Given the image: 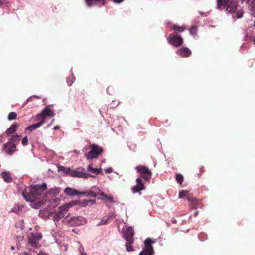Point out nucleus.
Returning a JSON list of instances; mask_svg holds the SVG:
<instances>
[{
    "mask_svg": "<svg viewBox=\"0 0 255 255\" xmlns=\"http://www.w3.org/2000/svg\"><path fill=\"white\" fill-rule=\"evenodd\" d=\"M169 43L175 47H179L183 43V40L181 36L175 34H170L167 38Z\"/></svg>",
    "mask_w": 255,
    "mask_h": 255,
    "instance_id": "obj_5",
    "label": "nucleus"
},
{
    "mask_svg": "<svg viewBox=\"0 0 255 255\" xmlns=\"http://www.w3.org/2000/svg\"><path fill=\"white\" fill-rule=\"evenodd\" d=\"M21 136L18 135L12 136L8 141L9 142L11 143H18L20 140Z\"/></svg>",
    "mask_w": 255,
    "mask_h": 255,
    "instance_id": "obj_25",
    "label": "nucleus"
},
{
    "mask_svg": "<svg viewBox=\"0 0 255 255\" xmlns=\"http://www.w3.org/2000/svg\"><path fill=\"white\" fill-rule=\"evenodd\" d=\"M36 255H44V254L43 253H39L37 254Z\"/></svg>",
    "mask_w": 255,
    "mask_h": 255,
    "instance_id": "obj_51",
    "label": "nucleus"
},
{
    "mask_svg": "<svg viewBox=\"0 0 255 255\" xmlns=\"http://www.w3.org/2000/svg\"><path fill=\"white\" fill-rule=\"evenodd\" d=\"M134 235V231L133 228L129 227L127 228L124 231L123 236L125 240L128 241L130 244L133 242V236Z\"/></svg>",
    "mask_w": 255,
    "mask_h": 255,
    "instance_id": "obj_9",
    "label": "nucleus"
},
{
    "mask_svg": "<svg viewBox=\"0 0 255 255\" xmlns=\"http://www.w3.org/2000/svg\"><path fill=\"white\" fill-rule=\"evenodd\" d=\"M59 128V126H55L53 128V130H56V129H58Z\"/></svg>",
    "mask_w": 255,
    "mask_h": 255,
    "instance_id": "obj_47",
    "label": "nucleus"
},
{
    "mask_svg": "<svg viewBox=\"0 0 255 255\" xmlns=\"http://www.w3.org/2000/svg\"><path fill=\"white\" fill-rule=\"evenodd\" d=\"M81 255H87L85 253H81Z\"/></svg>",
    "mask_w": 255,
    "mask_h": 255,
    "instance_id": "obj_53",
    "label": "nucleus"
},
{
    "mask_svg": "<svg viewBox=\"0 0 255 255\" xmlns=\"http://www.w3.org/2000/svg\"><path fill=\"white\" fill-rule=\"evenodd\" d=\"M237 0H232L226 7V10L229 12H234L237 10Z\"/></svg>",
    "mask_w": 255,
    "mask_h": 255,
    "instance_id": "obj_17",
    "label": "nucleus"
},
{
    "mask_svg": "<svg viewBox=\"0 0 255 255\" xmlns=\"http://www.w3.org/2000/svg\"><path fill=\"white\" fill-rule=\"evenodd\" d=\"M14 249H15V247H14V246H12L11 247V249L12 250H14Z\"/></svg>",
    "mask_w": 255,
    "mask_h": 255,
    "instance_id": "obj_50",
    "label": "nucleus"
},
{
    "mask_svg": "<svg viewBox=\"0 0 255 255\" xmlns=\"http://www.w3.org/2000/svg\"><path fill=\"white\" fill-rule=\"evenodd\" d=\"M60 170H63L66 174H69L72 177H83L84 178H87L89 176H91L90 174L79 170H71L70 168H66L64 167H61ZM92 177H93L92 176Z\"/></svg>",
    "mask_w": 255,
    "mask_h": 255,
    "instance_id": "obj_3",
    "label": "nucleus"
},
{
    "mask_svg": "<svg viewBox=\"0 0 255 255\" xmlns=\"http://www.w3.org/2000/svg\"><path fill=\"white\" fill-rule=\"evenodd\" d=\"M64 193L70 196H78L81 194L85 195L86 194L85 192H80L70 187H66L64 190Z\"/></svg>",
    "mask_w": 255,
    "mask_h": 255,
    "instance_id": "obj_14",
    "label": "nucleus"
},
{
    "mask_svg": "<svg viewBox=\"0 0 255 255\" xmlns=\"http://www.w3.org/2000/svg\"><path fill=\"white\" fill-rule=\"evenodd\" d=\"M236 19L239 18V11H237L236 13Z\"/></svg>",
    "mask_w": 255,
    "mask_h": 255,
    "instance_id": "obj_46",
    "label": "nucleus"
},
{
    "mask_svg": "<svg viewBox=\"0 0 255 255\" xmlns=\"http://www.w3.org/2000/svg\"><path fill=\"white\" fill-rule=\"evenodd\" d=\"M137 184L136 185L132 187L131 190L133 193H138L141 190L145 189V186L144 184L142 182V180L140 178H138L136 179Z\"/></svg>",
    "mask_w": 255,
    "mask_h": 255,
    "instance_id": "obj_13",
    "label": "nucleus"
},
{
    "mask_svg": "<svg viewBox=\"0 0 255 255\" xmlns=\"http://www.w3.org/2000/svg\"><path fill=\"white\" fill-rule=\"evenodd\" d=\"M1 176L5 182L8 183L12 182V179L9 173L4 171L2 172Z\"/></svg>",
    "mask_w": 255,
    "mask_h": 255,
    "instance_id": "obj_22",
    "label": "nucleus"
},
{
    "mask_svg": "<svg viewBox=\"0 0 255 255\" xmlns=\"http://www.w3.org/2000/svg\"><path fill=\"white\" fill-rule=\"evenodd\" d=\"M132 244H130L128 241L126 243V249L128 251H131L133 250V247L131 246Z\"/></svg>",
    "mask_w": 255,
    "mask_h": 255,
    "instance_id": "obj_37",
    "label": "nucleus"
},
{
    "mask_svg": "<svg viewBox=\"0 0 255 255\" xmlns=\"http://www.w3.org/2000/svg\"><path fill=\"white\" fill-rule=\"evenodd\" d=\"M112 217V215L110 216L108 218H107L106 219H105L104 218H103L101 221L100 222V223H99L98 225H104V224H106L107 222H108V220H109V219Z\"/></svg>",
    "mask_w": 255,
    "mask_h": 255,
    "instance_id": "obj_39",
    "label": "nucleus"
},
{
    "mask_svg": "<svg viewBox=\"0 0 255 255\" xmlns=\"http://www.w3.org/2000/svg\"><path fill=\"white\" fill-rule=\"evenodd\" d=\"M61 191V189L60 188H51L49 191V194L53 195V196H56L59 194Z\"/></svg>",
    "mask_w": 255,
    "mask_h": 255,
    "instance_id": "obj_26",
    "label": "nucleus"
},
{
    "mask_svg": "<svg viewBox=\"0 0 255 255\" xmlns=\"http://www.w3.org/2000/svg\"><path fill=\"white\" fill-rule=\"evenodd\" d=\"M136 169L140 173V176L138 178H142L145 181H150L152 173L148 167L143 165H139L136 167Z\"/></svg>",
    "mask_w": 255,
    "mask_h": 255,
    "instance_id": "obj_4",
    "label": "nucleus"
},
{
    "mask_svg": "<svg viewBox=\"0 0 255 255\" xmlns=\"http://www.w3.org/2000/svg\"><path fill=\"white\" fill-rule=\"evenodd\" d=\"M198 213L199 212L198 211H196L195 213H194V216L196 217L197 216V215L198 214Z\"/></svg>",
    "mask_w": 255,
    "mask_h": 255,
    "instance_id": "obj_48",
    "label": "nucleus"
},
{
    "mask_svg": "<svg viewBox=\"0 0 255 255\" xmlns=\"http://www.w3.org/2000/svg\"><path fill=\"white\" fill-rule=\"evenodd\" d=\"M246 40H248V39H250V36H246Z\"/></svg>",
    "mask_w": 255,
    "mask_h": 255,
    "instance_id": "obj_49",
    "label": "nucleus"
},
{
    "mask_svg": "<svg viewBox=\"0 0 255 255\" xmlns=\"http://www.w3.org/2000/svg\"><path fill=\"white\" fill-rule=\"evenodd\" d=\"M77 204V201H72L69 202L68 203L65 204L61 206H60L58 208V214H55V215H57L58 216V219L62 218L64 216L63 213L67 211L70 207Z\"/></svg>",
    "mask_w": 255,
    "mask_h": 255,
    "instance_id": "obj_6",
    "label": "nucleus"
},
{
    "mask_svg": "<svg viewBox=\"0 0 255 255\" xmlns=\"http://www.w3.org/2000/svg\"><path fill=\"white\" fill-rule=\"evenodd\" d=\"M124 0H113V2L115 3H119L122 2Z\"/></svg>",
    "mask_w": 255,
    "mask_h": 255,
    "instance_id": "obj_43",
    "label": "nucleus"
},
{
    "mask_svg": "<svg viewBox=\"0 0 255 255\" xmlns=\"http://www.w3.org/2000/svg\"><path fill=\"white\" fill-rule=\"evenodd\" d=\"M176 181L180 184L181 185L183 181V176L180 174H176L175 177Z\"/></svg>",
    "mask_w": 255,
    "mask_h": 255,
    "instance_id": "obj_30",
    "label": "nucleus"
},
{
    "mask_svg": "<svg viewBox=\"0 0 255 255\" xmlns=\"http://www.w3.org/2000/svg\"><path fill=\"white\" fill-rule=\"evenodd\" d=\"M6 3V0H0V5H3Z\"/></svg>",
    "mask_w": 255,
    "mask_h": 255,
    "instance_id": "obj_44",
    "label": "nucleus"
},
{
    "mask_svg": "<svg viewBox=\"0 0 255 255\" xmlns=\"http://www.w3.org/2000/svg\"><path fill=\"white\" fill-rule=\"evenodd\" d=\"M106 173H109L112 172V169H107L105 171Z\"/></svg>",
    "mask_w": 255,
    "mask_h": 255,
    "instance_id": "obj_45",
    "label": "nucleus"
},
{
    "mask_svg": "<svg viewBox=\"0 0 255 255\" xmlns=\"http://www.w3.org/2000/svg\"><path fill=\"white\" fill-rule=\"evenodd\" d=\"M176 53L177 55L182 57H187L190 56L191 54V50L186 47L180 48L178 50Z\"/></svg>",
    "mask_w": 255,
    "mask_h": 255,
    "instance_id": "obj_16",
    "label": "nucleus"
},
{
    "mask_svg": "<svg viewBox=\"0 0 255 255\" xmlns=\"http://www.w3.org/2000/svg\"><path fill=\"white\" fill-rule=\"evenodd\" d=\"M88 170L92 173L95 174H99L101 172V169L94 168L92 167L91 165H89L88 167Z\"/></svg>",
    "mask_w": 255,
    "mask_h": 255,
    "instance_id": "obj_27",
    "label": "nucleus"
},
{
    "mask_svg": "<svg viewBox=\"0 0 255 255\" xmlns=\"http://www.w3.org/2000/svg\"><path fill=\"white\" fill-rule=\"evenodd\" d=\"M41 238L42 235L40 233H31L28 238V243L31 245L32 247H36L38 246V241Z\"/></svg>",
    "mask_w": 255,
    "mask_h": 255,
    "instance_id": "obj_8",
    "label": "nucleus"
},
{
    "mask_svg": "<svg viewBox=\"0 0 255 255\" xmlns=\"http://www.w3.org/2000/svg\"><path fill=\"white\" fill-rule=\"evenodd\" d=\"M204 171H205V170L204 169L203 167H201L200 168V173L199 174V176H200L202 173L204 172Z\"/></svg>",
    "mask_w": 255,
    "mask_h": 255,
    "instance_id": "obj_42",
    "label": "nucleus"
},
{
    "mask_svg": "<svg viewBox=\"0 0 255 255\" xmlns=\"http://www.w3.org/2000/svg\"><path fill=\"white\" fill-rule=\"evenodd\" d=\"M153 242L151 241V240L149 238H147L144 241V244L146 246L145 249H144V250L150 251V252H154L153 248L151 246L152 243Z\"/></svg>",
    "mask_w": 255,
    "mask_h": 255,
    "instance_id": "obj_19",
    "label": "nucleus"
},
{
    "mask_svg": "<svg viewBox=\"0 0 255 255\" xmlns=\"http://www.w3.org/2000/svg\"><path fill=\"white\" fill-rule=\"evenodd\" d=\"M24 222L23 219L17 221L15 224V227L17 229H23L24 227Z\"/></svg>",
    "mask_w": 255,
    "mask_h": 255,
    "instance_id": "obj_28",
    "label": "nucleus"
},
{
    "mask_svg": "<svg viewBox=\"0 0 255 255\" xmlns=\"http://www.w3.org/2000/svg\"><path fill=\"white\" fill-rule=\"evenodd\" d=\"M17 118V114L14 112L9 113L8 116V119L10 121L15 120Z\"/></svg>",
    "mask_w": 255,
    "mask_h": 255,
    "instance_id": "obj_33",
    "label": "nucleus"
},
{
    "mask_svg": "<svg viewBox=\"0 0 255 255\" xmlns=\"http://www.w3.org/2000/svg\"><path fill=\"white\" fill-rule=\"evenodd\" d=\"M46 188L45 183L28 187L22 192V195L26 201L34 203V208H37L44 204L45 200L44 191Z\"/></svg>",
    "mask_w": 255,
    "mask_h": 255,
    "instance_id": "obj_1",
    "label": "nucleus"
},
{
    "mask_svg": "<svg viewBox=\"0 0 255 255\" xmlns=\"http://www.w3.org/2000/svg\"><path fill=\"white\" fill-rule=\"evenodd\" d=\"M187 200L189 202V206L192 209H196L198 208L199 200L197 198L193 197L190 195H188Z\"/></svg>",
    "mask_w": 255,
    "mask_h": 255,
    "instance_id": "obj_15",
    "label": "nucleus"
},
{
    "mask_svg": "<svg viewBox=\"0 0 255 255\" xmlns=\"http://www.w3.org/2000/svg\"><path fill=\"white\" fill-rule=\"evenodd\" d=\"M54 113L53 111L49 108L48 107H46L42 111V112L37 115V119L39 120L40 118L42 119H44L45 122V118L46 117H54Z\"/></svg>",
    "mask_w": 255,
    "mask_h": 255,
    "instance_id": "obj_10",
    "label": "nucleus"
},
{
    "mask_svg": "<svg viewBox=\"0 0 255 255\" xmlns=\"http://www.w3.org/2000/svg\"><path fill=\"white\" fill-rule=\"evenodd\" d=\"M99 199H101V200H104V199H103V198H99Z\"/></svg>",
    "mask_w": 255,
    "mask_h": 255,
    "instance_id": "obj_54",
    "label": "nucleus"
},
{
    "mask_svg": "<svg viewBox=\"0 0 255 255\" xmlns=\"http://www.w3.org/2000/svg\"><path fill=\"white\" fill-rule=\"evenodd\" d=\"M74 81V77L71 75L70 76L67 77L66 78V82L68 86H71Z\"/></svg>",
    "mask_w": 255,
    "mask_h": 255,
    "instance_id": "obj_34",
    "label": "nucleus"
},
{
    "mask_svg": "<svg viewBox=\"0 0 255 255\" xmlns=\"http://www.w3.org/2000/svg\"><path fill=\"white\" fill-rule=\"evenodd\" d=\"M154 254V252H150L146 250H143L140 252L139 255H152Z\"/></svg>",
    "mask_w": 255,
    "mask_h": 255,
    "instance_id": "obj_36",
    "label": "nucleus"
},
{
    "mask_svg": "<svg viewBox=\"0 0 255 255\" xmlns=\"http://www.w3.org/2000/svg\"><path fill=\"white\" fill-rule=\"evenodd\" d=\"M230 0H217V8L223 9Z\"/></svg>",
    "mask_w": 255,
    "mask_h": 255,
    "instance_id": "obj_23",
    "label": "nucleus"
},
{
    "mask_svg": "<svg viewBox=\"0 0 255 255\" xmlns=\"http://www.w3.org/2000/svg\"><path fill=\"white\" fill-rule=\"evenodd\" d=\"M3 149L8 154L12 155L16 151V144L8 142L3 144Z\"/></svg>",
    "mask_w": 255,
    "mask_h": 255,
    "instance_id": "obj_12",
    "label": "nucleus"
},
{
    "mask_svg": "<svg viewBox=\"0 0 255 255\" xmlns=\"http://www.w3.org/2000/svg\"><path fill=\"white\" fill-rule=\"evenodd\" d=\"M198 28L197 26H193L190 29V33L191 35L195 36L197 34Z\"/></svg>",
    "mask_w": 255,
    "mask_h": 255,
    "instance_id": "obj_31",
    "label": "nucleus"
},
{
    "mask_svg": "<svg viewBox=\"0 0 255 255\" xmlns=\"http://www.w3.org/2000/svg\"><path fill=\"white\" fill-rule=\"evenodd\" d=\"M87 5L91 6L96 4L97 1H101L102 5H104L106 3V0H85Z\"/></svg>",
    "mask_w": 255,
    "mask_h": 255,
    "instance_id": "obj_21",
    "label": "nucleus"
},
{
    "mask_svg": "<svg viewBox=\"0 0 255 255\" xmlns=\"http://www.w3.org/2000/svg\"><path fill=\"white\" fill-rule=\"evenodd\" d=\"M100 195L104 197L105 198V201L106 202H114V199L113 198L112 196H108L107 195H106L103 192L101 193L100 194Z\"/></svg>",
    "mask_w": 255,
    "mask_h": 255,
    "instance_id": "obj_29",
    "label": "nucleus"
},
{
    "mask_svg": "<svg viewBox=\"0 0 255 255\" xmlns=\"http://www.w3.org/2000/svg\"><path fill=\"white\" fill-rule=\"evenodd\" d=\"M84 203H85V204H84L85 206L88 205L89 203L94 204V203H95V200H85Z\"/></svg>",
    "mask_w": 255,
    "mask_h": 255,
    "instance_id": "obj_41",
    "label": "nucleus"
},
{
    "mask_svg": "<svg viewBox=\"0 0 255 255\" xmlns=\"http://www.w3.org/2000/svg\"><path fill=\"white\" fill-rule=\"evenodd\" d=\"M86 192V194H87V196H91V197H96L97 194H98V192H96L95 191H90L89 192Z\"/></svg>",
    "mask_w": 255,
    "mask_h": 255,
    "instance_id": "obj_35",
    "label": "nucleus"
},
{
    "mask_svg": "<svg viewBox=\"0 0 255 255\" xmlns=\"http://www.w3.org/2000/svg\"><path fill=\"white\" fill-rule=\"evenodd\" d=\"M240 18L242 17V13L240 12Z\"/></svg>",
    "mask_w": 255,
    "mask_h": 255,
    "instance_id": "obj_52",
    "label": "nucleus"
},
{
    "mask_svg": "<svg viewBox=\"0 0 255 255\" xmlns=\"http://www.w3.org/2000/svg\"><path fill=\"white\" fill-rule=\"evenodd\" d=\"M172 29L174 31L175 33H177L184 31L185 30V28L184 26H180L174 24L172 25Z\"/></svg>",
    "mask_w": 255,
    "mask_h": 255,
    "instance_id": "obj_24",
    "label": "nucleus"
},
{
    "mask_svg": "<svg viewBox=\"0 0 255 255\" xmlns=\"http://www.w3.org/2000/svg\"><path fill=\"white\" fill-rule=\"evenodd\" d=\"M241 2L251 13L255 12V0H241Z\"/></svg>",
    "mask_w": 255,
    "mask_h": 255,
    "instance_id": "obj_11",
    "label": "nucleus"
},
{
    "mask_svg": "<svg viewBox=\"0 0 255 255\" xmlns=\"http://www.w3.org/2000/svg\"><path fill=\"white\" fill-rule=\"evenodd\" d=\"M52 201L53 202H54L53 206L55 207V206H57L59 204V203L60 201V200L58 198L54 197L52 199Z\"/></svg>",
    "mask_w": 255,
    "mask_h": 255,
    "instance_id": "obj_38",
    "label": "nucleus"
},
{
    "mask_svg": "<svg viewBox=\"0 0 255 255\" xmlns=\"http://www.w3.org/2000/svg\"><path fill=\"white\" fill-rule=\"evenodd\" d=\"M67 221L71 226H74L84 225L86 223L85 218L80 216L71 217Z\"/></svg>",
    "mask_w": 255,
    "mask_h": 255,
    "instance_id": "obj_7",
    "label": "nucleus"
},
{
    "mask_svg": "<svg viewBox=\"0 0 255 255\" xmlns=\"http://www.w3.org/2000/svg\"><path fill=\"white\" fill-rule=\"evenodd\" d=\"M28 140L27 136L25 137L22 140V144L23 145L25 146L28 144Z\"/></svg>",
    "mask_w": 255,
    "mask_h": 255,
    "instance_id": "obj_40",
    "label": "nucleus"
},
{
    "mask_svg": "<svg viewBox=\"0 0 255 255\" xmlns=\"http://www.w3.org/2000/svg\"><path fill=\"white\" fill-rule=\"evenodd\" d=\"M88 148L90 149V151L85 154L87 160L97 158L103 152L102 148L95 144H91Z\"/></svg>",
    "mask_w": 255,
    "mask_h": 255,
    "instance_id": "obj_2",
    "label": "nucleus"
},
{
    "mask_svg": "<svg viewBox=\"0 0 255 255\" xmlns=\"http://www.w3.org/2000/svg\"><path fill=\"white\" fill-rule=\"evenodd\" d=\"M188 193H189L188 191H186V190L181 191L179 192V197L180 198H183L186 196H187V197L188 195H190Z\"/></svg>",
    "mask_w": 255,
    "mask_h": 255,
    "instance_id": "obj_32",
    "label": "nucleus"
},
{
    "mask_svg": "<svg viewBox=\"0 0 255 255\" xmlns=\"http://www.w3.org/2000/svg\"><path fill=\"white\" fill-rule=\"evenodd\" d=\"M18 124L17 123H15L12 124L6 130V133L7 136H9L10 134L14 133L18 127Z\"/></svg>",
    "mask_w": 255,
    "mask_h": 255,
    "instance_id": "obj_20",
    "label": "nucleus"
},
{
    "mask_svg": "<svg viewBox=\"0 0 255 255\" xmlns=\"http://www.w3.org/2000/svg\"><path fill=\"white\" fill-rule=\"evenodd\" d=\"M45 123L44 119L41 120V121L37 124H34L30 125L27 128V130H29L30 131H33L36 129L37 128H39L41 126H42L43 124Z\"/></svg>",
    "mask_w": 255,
    "mask_h": 255,
    "instance_id": "obj_18",
    "label": "nucleus"
}]
</instances>
